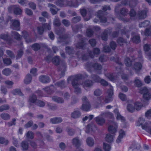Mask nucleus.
Returning <instances> with one entry per match:
<instances>
[{
	"label": "nucleus",
	"mask_w": 151,
	"mask_h": 151,
	"mask_svg": "<svg viewBox=\"0 0 151 151\" xmlns=\"http://www.w3.org/2000/svg\"><path fill=\"white\" fill-rule=\"evenodd\" d=\"M142 127L143 129H145L147 132H148L150 130V128L149 124L147 123H145V124H142Z\"/></svg>",
	"instance_id": "38"
},
{
	"label": "nucleus",
	"mask_w": 151,
	"mask_h": 151,
	"mask_svg": "<svg viewBox=\"0 0 151 151\" xmlns=\"http://www.w3.org/2000/svg\"><path fill=\"white\" fill-rule=\"evenodd\" d=\"M56 4L60 6H64L65 4L63 0H57L55 2Z\"/></svg>",
	"instance_id": "54"
},
{
	"label": "nucleus",
	"mask_w": 151,
	"mask_h": 151,
	"mask_svg": "<svg viewBox=\"0 0 151 151\" xmlns=\"http://www.w3.org/2000/svg\"><path fill=\"white\" fill-rule=\"evenodd\" d=\"M55 85L56 86L60 87L62 88H64L66 86L64 81L63 80L56 83L55 84Z\"/></svg>",
	"instance_id": "32"
},
{
	"label": "nucleus",
	"mask_w": 151,
	"mask_h": 151,
	"mask_svg": "<svg viewBox=\"0 0 151 151\" xmlns=\"http://www.w3.org/2000/svg\"><path fill=\"white\" fill-rule=\"evenodd\" d=\"M63 121L61 117H55L51 118L50 119V122L52 124H56L60 123Z\"/></svg>",
	"instance_id": "21"
},
{
	"label": "nucleus",
	"mask_w": 151,
	"mask_h": 151,
	"mask_svg": "<svg viewBox=\"0 0 151 151\" xmlns=\"http://www.w3.org/2000/svg\"><path fill=\"white\" fill-rule=\"evenodd\" d=\"M48 6L50 8V10L51 13L53 15L57 13L58 11L59 10L57 9L56 6L51 4H48Z\"/></svg>",
	"instance_id": "14"
},
{
	"label": "nucleus",
	"mask_w": 151,
	"mask_h": 151,
	"mask_svg": "<svg viewBox=\"0 0 151 151\" xmlns=\"http://www.w3.org/2000/svg\"><path fill=\"white\" fill-rule=\"evenodd\" d=\"M32 80V77L29 74H27L24 80V83L26 84L30 83Z\"/></svg>",
	"instance_id": "26"
},
{
	"label": "nucleus",
	"mask_w": 151,
	"mask_h": 151,
	"mask_svg": "<svg viewBox=\"0 0 151 151\" xmlns=\"http://www.w3.org/2000/svg\"><path fill=\"white\" fill-rule=\"evenodd\" d=\"M150 24V22L148 20H145L144 22L140 23L139 26L140 27H145L148 26Z\"/></svg>",
	"instance_id": "35"
},
{
	"label": "nucleus",
	"mask_w": 151,
	"mask_h": 151,
	"mask_svg": "<svg viewBox=\"0 0 151 151\" xmlns=\"http://www.w3.org/2000/svg\"><path fill=\"white\" fill-rule=\"evenodd\" d=\"M108 78L111 81H114L116 79V77L114 76L113 74L108 73L106 75Z\"/></svg>",
	"instance_id": "56"
},
{
	"label": "nucleus",
	"mask_w": 151,
	"mask_h": 151,
	"mask_svg": "<svg viewBox=\"0 0 151 151\" xmlns=\"http://www.w3.org/2000/svg\"><path fill=\"white\" fill-rule=\"evenodd\" d=\"M72 144L77 148L79 147L81 145V142L78 137H75L72 140Z\"/></svg>",
	"instance_id": "15"
},
{
	"label": "nucleus",
	"mask_w": 151,
	"mask_h": 151,
	"mask_svg": "<svg viewBox=\"0 0 151 151\" xmlns=\"http://www.w3.org/2000/svg\"><path fill=\"white\" fill-rule=\"evenodd\" d=\"M22 36L23 37L24 39L26 40V42L29 43L32 42V40L30 39H28L29 34L28 32L25 31H23L22 32Z\"/></svg>",
	"instance_id": "24"
},
{
	"label": "nucleus",
	"mask_w": 151,
	"mask_h": 151,
	"mask_svg": "<svg viewBox=\"0 0 151 151\" xmlns=\"http://www.w3.org/2000/svg\"><path fill=\"white\" fill-rule=\"evenodd\" d=\"M9 109V106L7 104L2 105L0 106V112H2L4 110H8Z\"/></svg>",
	"instance_id": "50"
},
{
	"label": "nucleus",
	"mask_w": 151,
	"mask_h": 151,
	"mask_svg": "<svg viewBox=\"0 0 151 151\" xmlns=\"http://www.w3.org/2000/svg\"><path fill=\"white\" fill-rule=\"evenodd\" d=\"M1 93L4 95H6L8 91L7 88L4 86L1 85L0 88Z\"/></svg>",
	"instance_id": "47"
},
{
	"label": "nucleus",
	"mask_w": 151,
	"mask_h": 151,
	"mask_svg": "<svg viewBox=\"0 0 151 151\" xmlns=\"http://www.w3.org/2000/svg\"><path fill=\"white\" fill-rule=\"evenodd\" d=\"M81 113L78 111H74L71 114V117L73 118H78L80 116Z\"/></svg>",
	"instance_id": "31"
},
{
	"label": "nucleus",
	"mask_w": 151,
	"mask_h": 151,
	"mask_svg": "<svg viewBox=\"0 0 151 151\" xmlns=\"http://www.w3.org/2000/svg\"><path fill=\"white\" fill-rule=\"evenodd\" d=\"M83 104L81 109L83 111H88L91 108V105L86 96H83L82 98Z\"/></svg>",
	"instance_id": "3"
},
{
	"label": "nucleus",
	"mask_w": 151,
	"mask_h": 151,
	"mask_svg": "<svg viewBox=\"0 0 151 151\" xmlns=\"http://www.w3.org/2000/svg\"><path fill=\"white\" fill-rule=\"evenodd\" d=\"M39 81L43 83H47L49 82L50 81V78L45 75H42L39 77Z\"/></svg>",
	"instance_id": "17"
},
{
	"label": "nucleus",
	"mask_w": 151,
	"mask_h": 151,
	"mask_svg": "<svg viewBox=\"0 0 151 151\" xmlns=\"http://www.w3.org/2000/svg\"><path fill=\"white\" fill-rule=\"evenodd\" d=\"M52 98L53 101L58 103H63L64 102L63 99L59 97L54 96L52 97Z\"/></svg>",
	"instance_id": "25"
},
{
	"label": "nucleus",
	"mask_w": 151,
	"mask_h": 151,
	"mask_svg": "<svg viewBox=\"0 0 151 151\" xmlns=\"http://www.w3.org/2000/svg\"><path fill=\"white\" fill-rule=\"evenodd\" d=\"M0 38L6 41L9 44L12 43V40L9 39V36L7 34H1L0 35Z\"/></svg>",
	"instance_id": "20"
},
{
	"label": "nucleus",
	"mask_w": 151,
	"mask_h": 151,
	"mask_svg": "<svg viewBox=\"0 0 151 151\" xmlns=\"http://www.w3.org/2000/svg\"><path fill=\"white\" fill-rule=\"evenodd\" d=\"M37 101L36 96L34 94H32L31 95L28 100V101L29 102L30 106H32V104L36 103Z\"/></svg>",
	"instance_id": "19"
},
{
	"label": "nucleus",
	"mask_w": 151,
	"mask_h": 151,
	"mask_svg": "<svg viewBox=\"0 0 151 151\" xmlns=\"http://www.w3.org/2000/svg\"><path fill=\"white\" fill-rule=\"evenodd\" d=\"M51 22H49V23H45L43 24L42 25V27L45 29L50 30L51 28Z\"/></svg>",
	"instance_id": "45"
},
{
	"label": "nucleus",
	"mask_w": 151,
	"mask_h": 151,
	"mask_svg": "<svg viewBox=\"0 0 151 151\" xmlns=\"http://www.w3.org/2000/svg\"><path fill=\"white\" fill-rule=\"evenodd\" d=\"M134 83L135 85L137 87H140L142 85L141 81L137 78L135 79Z\"/></svg>",
	"instance_id": "53"
},
{
	"label": "nucleus",
	"mask_w": 151,
	"mask_h": 151,
	"mask_svg": "<svg viewBox=\"0 0 151 151\" xmlns=\"http://www.w3.org/2000/svg\"><path fill=\"white\" fill-rule=\"evenodd\" d=\"M86 66L88 68H91L92 66L97 70H101L102 68L101 65L98 63H95L92 65L91 63H87L86 64Z\"/></svg>",
	"instance_id": "9"
},
{
	"label": "nucleus",
	"mask_w": 151,
	"mask_h": 151,
	"mask_svg": "<svg viewBox=\"0 0 151 151\" xmlns=\"http://www.w3.org/2000/svg\"><path fill=\"white\" fill-rule=\"evenodd\" d=\"M66 52L69 54L72 53L73 52V48L72 47H67L65 48Z\"/></svg>",
	"instance_id": "64"
},
{
	"label": "nucleus",
	"mask_w": 151,
	"mask_h": 151,
	"mask_svg": "<svg viewBox=\"0 0 151 151\" xmlns=\"http://www.w3.org/2000/svg\"><path fill=\"white\" fill-rule=\"evenodd\" d=\"M77 37L79 38L80 41L76 44V47L78 48H82L85 45L84 39L81 35H78Z\"/></svg>",
	"instance_id": "12"
},
{
	"label": "nucleus",
	"mask_w": 151,
	"mask_h": 151,
	"mask_svg": "<svg viewBox=\"0 0 151 151\" xmlns=\"http://www.w3.org/2000/svg\"><path fill=\"white\" fill-rule=\"evenodd\" d=\"M114 135H112L110 134H108L106 135V140L108 142H112L114 141Z\"/></svg>",
	"instance_id": "28"
},
{
	"label": "nucleus",
	"mask_w": 151,
	"mask_h": 151,
	"mask_svg": "<svg viewBox=\"0 0 151 151\" xmlns=\"http://www.w3.org/2000/svg\"><path fill=\"white\" fill-rule=\"evenodd\" d=\"M34 133L31 131H28L26 134L27 137L28 139H32L34 138Z\"/></svg>",
	"instance_id": "61"
},
{
	"label": "nucleus",
	"mask_w": 151,
	"mask_h": 151,
	"mask_svg": "<svg viewBox=\"0 0 151 151\" xmlns=\"http://www.w3.org/2000/svg\"><path fill=\"white\" fill-rule=\"evenodd\" d=\"M12 24L11 25L12 29L17 30H19L20 29V22L19 20H12Z\"/></svg>",
	"instance_id": "11"
},
{
	"label": "nucleus",
	"mask_w": 151,
	"mask_h": 151,
	"mask_svg": "<svg viewBox=\"0 0 151 151\" xmlns=\"http://www.w3.org/2000/svg\"><path fill=\"white\" fill-rule=\"evenodd\" d=\"M66 64L65 62H62L58 68L59 71L61 72L60 76L61 77L63 76L64 74V72L66 70Z\"/></svg>",
	"instance_id": "16"
},
{
	"label": "nucleus",
	"mask_w": 151,
	"mask_h": 151,
	"mask_svg": "<svg viewBox=\"0 0 151 151\" xmlns=\"http://www.w3.org/2000/svg\"><path fill=\"white\" fill-rule=\"evenodd\" d=\"M47 106L50 109L52 110H55L57 109V106L56 105L52 104L50 103H47Z\"/></svg>",
	"instance_id": "57"
},
{
	"label": "nucleus",
	"mask_w": 151,
	"mask_h": 151,
	"mask_svg": "<svg viewBox=\"0 0 151 151\" xmlns=\"http://www.w3.org/2000/svg\"><path fill=\"white\" fill-rule=\"evenodd\" d=\"M52 63L55 65H57L59 64L60 62V59L58 56L54 57L52 60Z\"/></svg>",
	"instance_id": "44"
},
{
	"label": "nucleus",
	"mask_w": 151,
	"mask_h": 151,
	"mask_svg": "<svg viewBox=\"0 0 151 151\" xmlns=\"http://www.w3.org/2000/svg\"><path fill=\"white\" fill-rule=\"evenodd\" d=\"M91 77L92 79L95 82H99L101 78L97 75H92Z\"/></svg>",
	"instance_id": "48"
},
{
	"label": "nucleus",
	"mask_w": 151,
	"mask_h": 151,
	"mask_svg": "<svg viewBox=\"0 0 151 151\" xmlns=\"http://www.w3.org/2000/svg\"><path fill=\"white\" fill-rule=\"evenodd\" d=\"M12 35L17 40H19L21 39L22 37L17 32L15 31L12 32Z\"/></svg>",
	"instance_id": "34"
},
{
	"label": "nucleus",
	"mask_w": 151,
	"mask_h": 151,
	"mask_svg": "<svg viewBox=\"0 0 151 151\" xmlns=\"http://www.w3.org/2000/svg\"><path fill=\"white\" fill-rule=\"evenodd\" d=\"M109 124H110L108 127V131L111 134H115L118 128L117 124L113 121H110Z\"/></svg>",
	"instance_id": "4"
},
{
	"label": "nucleus",
	"mask_w": 151,
	"mask_h": 151,
	"mask_svg": "<svg viewBox=\"0 0 151 151\" xmlns=\"http://www.w3.org/2000/svg\"><path fill=\"white\" fill-rule=\"evenodd\" d=\"M134 104L132 102L129 103L127 106V110L130 112H133L135 111Z\"/></svg>",
	"instance_id": "23"
},
{
	"label": "nucleus",
	"mask_w": 151,
	"mask_h": 151,
	"mask_svg": "<svg viewBox=\"0 0 151 151\" xmlns=\"http://www.w3.org/2000/svg\"><path fill=\"white\" fill-rule=\"evenodd\" d=\"M132 40L134 42L138 43L140 42V37L138 35L135 36L132 38Z\"/></svg>",
	"instance_id": "49"
},
{
	"label": "nucleus",
	"mask_w": 151,
	"mask_h": 151,
	"mask_svg": "<svg viewBox=\"0 0 151 151\" xmlns=\"http://www.w3.org/2000/svg\"><path fill=\"white\" fill-rule=\"evenodd\" d=\"M128 10L126 8H123L120 10V14L123 16H126L128 14Z\"/></svg>",
	"instance_id": "40"
},
{
	"label": "nucleus",
	"mask_w": 151,
	"mask_h": 151,
	"mask_svg": "<svg viewBox=\"0 0 151 151\" xmlns=\"http://www.w3.org/2000/svg\"><path fill=\"white\" fill-rule=\"evenodd\" d=\"M35 104L40 107H43L45 105V103L41 100H37Z\"/></svg>",
	"instance_id": "59"
},
{
	"label": "nucleus",
	"mask_w": 151,
	"mask_h": 151,
	"mask_svg": "<svg viewBox=\"0 0 151 151\" xmlns=\"http://www.w3.org/2000/svg\"><path fill=\"white\" fill-rule=\"evenodd\" d=\"M133 67L135 71H137L141 69L142 65L139 62H136L134 64Z\"/></svg>",
	"instance_id": "33"
},
{
	"label": "nucleus",
	"mask_w": 151,
	"mask_h": 151,
	"mask_svg": "<svg viewBox=\"0 0 151 151\" xmlns=\"http://www.w3.org/2000/svg\"><path fill=\"white\" fill-rule=\"evenodd\" d=\"M79 5L78 0H67L65 3L64 6L77 7Z\"/></svg>",
	"instance_id": "5"
},
{
	"label": "nucleus",
	"mask_w": 151,
	"mask_h": 151,
	"mask_svg": "<svg viewBox=\"0 0 151 151\" xmlns=\"http://www.w3.org/2000/svg\"><path fill=\"white\" fill-rule=\"evenodd\" d=\"M12 93L14 95H19L20 96L23 95L21 90L19 89H16L13 90L12 91Z\"/></svg>",
	"instance_id": "42"
},
{
	"label": "nucleus",
	"mask_w": 151,
	"mask_h": 151,
	"mask_svg": "<svg viewBox=\"0 0 151 151\" xmlns=\"http://www.w3.org/2000/svg\"><path fill=\"white\" fill-rule=\"evenodd\" d=\"M147 11L146 10H144L139 11L137 16L139 19H144L147 17Z\"/></svg>",
	"instance_id": "22"
},
{
	"label": "nucleus",
	"mask_w": 151,
	"mask_h": 151,
	"mask_svg": "<svg viewBox=\"0 0 151 151\" xmlns=\"http://www.w3.org/2000/svg\"><path fill=\"white\" fill-rule=\"evenodd\" d=\"M86 142L87 145L90 146H93L94 144V140L91 137H88L87 139Z\"/></svg>",
	"instance_id": "39"
},
{
	"label": "nucleus",
	"mask_w": 151,
	"mask_h": 151,
	"mask_svg": "<svg viewBox=\"0 0 151 151\" xmlns=\"http://www.w3.org/2000/svg\"><path fill=\"white\" fill-rule=\"evenodd\" d=\"M103 148L105 151H109L111 149L110 145L105 143H103Z\"/></svg>",
	"instance_id": "55"
},
{
	"label": "nucleus",
	"mask_w": 151,
	"mask_h": 151,
	"mask_svg": "<svg viewBox=\"0 0 151 151\" xmlns=\"http://www.w3.org/2000/svg\"><path fill=\"white\" fill-rule=\"evenodd\" d=\"M93 83L92 81L89 80H86L83 83L84 88L85 87H90L93 85Z\"/></svg>",
	"instance_id": "30"
},
{
	"label": "nucleus",
	"mask_w": 151,
	"mask_h": 151,
	"mask_svg": "<svg viewBox=\"0 0 151 151\" xmlns=\"http://www.w3.org/2000/svg\"><path fill=\"white\" fill-rule=\"evenodd\" d=\"M81 20V17L80 16H78L73 18L72 21V22L76 23L80 21Z\"/></svg>",
	"instance_id": "63"
},
{
	"label": "nucleus",
	"mask_w": 151,
	"mask_h": 151,
	"mask_svg": "<svg viewBox=\"0 0 151 151\" xmlns=\"http://www.w3.org/2000/svg\"><path fill=\"white\" fill-rule=\"evenodd\" d=\"M139 93L143 94V98L147 101L151 99V93L150 91L146 87L141 88L139 91Z\"/></svg>",
	"instance_id": "2"
},
{
	"label": "nucleus",
	"mask_w": 151,
	"mask_h": 151,
	"mask_svg": "<svg viewBox=\"0 0 151 151\" xmlns=\"http://www.w3.org/2000/svg\"><path fill=\"white\" fill-rule=\"evenodd\" d=\"M2 73L6 76L9 75L11 73V71L10 69L6 68L4 69L2 71Z\"/></svg>",
	"instance_id": "41"
},
{
	"label": "nucleus",
	"mask_w": 151,
	"mask_h": 151,
	"mask_svg": "<svg viewBox=\"0 0 151 151\" xmlns=\"http://www.w3.org/2000/svg\"><path fill=\"white\" fill-rule=\"evenodd\" d=\"M109 86L110 88L107 91L108 96L106 97L105 99L104 100V101L106 103H108L111 101V97L113 94V87L112 86L109 85Z\"/></svg>",
	"instance_id": "8"
},
{
	"label": "nucleus",
	"mask_w": 151,
	"mask_h": 151,
	"mask_svg": "<svg viewBox=\"0 0 151 151\" xmlns=\"http://www.w3.org/2000/svg\"><path fill=\"white\" fill-rule=\"evenodd\" d=\"M105 12L102 11L101 10H99L96 13V15L98 18L100 20L101 22L105 23L106 21V18L104 16Z\"/></svg>",
	"instance_id": "10"
},
{
	"label": "nucleus",
	"mask_w": 151,
	"mask_h": 151,
	"mask_svg": "<svg viewBox=\"0 0 151 151\" xmlns=\"http://www.w3.org/2000/svg\"><path fill=\"white\" fill-rule=\"evenodd\" d=\"M135 109L138 111L140 110L142 106V104L139 102H136L134 104Z\"/></svg>",
	"instance_id": "43"
},
{
	"label": "nucleus",
	"mask_w": 151,
	"mask_h": 151,
	"mask_svg": "<svg viewBox=\"0 0 151 151\" xmlns=\"http://www.w3.org/2000/svg\"><path fill=\"white\" fill-rule=\"evenodd\" d=\"M143 48L148 59L151 61V45L147 44H145L143 46Z\"/></svg>",
	"instance_id": "6"
},
{
	"label": "nucleus",
	"mask_w": 151,
	"mask_h": 151,
	"mask_svg": "<svg viewBox=\"0 0 151 151\" xmlns=\"http://www.w3.org/2000/svg\"><path fill=\"white\" fill-rule=\"evenodd\" d=\"M131 1H129L128 0H124L122 1L121 4L124 5H129L130 6L132 7L135 5V2L133 1V2L134 4V5H133L132 6L131 4Z\"/></svg>",
	"instance_id": "37"
},
{
	"label": "nucleus",
	"mask_w": 151,
	"mask_h": 151,
	"mask_svg": "<svg viewBox=\"0 0 151 151\" xmlns=\"http://www.w3.org/2000/svg\"><path fill=\"white\" fill-rule=\"evenodd\" d=\"M108 33V30H105L104 31L101 35V37L102 40L104 41H106L107 40Z\"/></svg>",
	"instance_id": "36"
},
{
	"label": "nucleus",
	"mask_w": 151,
	"mask_h": 151,
	"mask_svg": "<svg viewBox=\"0 0 151 151\" xmlns=\"http://www.w3.org/2000/svg\"><path fill=\"white\" fill-rule=\"evenodd\" d=\"M93 51L94 54L93 55L92 54V52H91L89 53V55L92 58H93L94 57V55H99L100 52V50L98 48H94Z\"/></svg>",
	"instance_id": "27"
},
{
	"label": "nucleus",
	"mask_w": 151,
	"mask_h": 151,
	"mask_svg": "<svg viewBox=\"0 0 151 151\" xmlns=\"http://www.w3.org/2000/svg\"><path fill=\"white\" fill-rule=\"evenodd\" d=\"M9 12H11L12 9L13 10L14 14L16 15H20L22 14V11L19 6L16 5H12L8 8Z\"/></svg>",
	"instance_id": "7"
},
{
	"label": "nucleus",
	"mask_w": 151,
	"mask_h": 151,
	"mask_svg": "<svg viewBox=\"0 0 151 151\" xmlns=\"http://www.w3.org/2000/svg\"><path fill=\"white\" fill-rule=\"evenodd\" d=\"M54 87L52 85L50 87H46L43 89L46 91L48 93L51 94L54 91L55 89Z\"/></svg>",
	"instance_id": "29"
},
{
	"label": "nucleus",
	"mask_w": 151,
	"mask_h": 151,
	"mask_svg": "<svg viewBox=\"0 0 151 151\" xmlns=\"http://www.w3.org/2000/svg\"><path fill=\"white\" fill-rule=\"evenodd\" d=\"M32 49L35 51L38 50L40 47V45L37 43H35L32 46Z\"/></svg>",
	"instance_id": "58"
},
{
	"label": "nucleus",
	"mask_w": 151,
	"mask_h": 151,
	"mask_svg": "<svg viewBox=\"0 0 151 151\" xmlns=\"http://www.w3.org/2000/svg\"><path fill=\"white\" fill-rule=\"evenodd\" d=\"M125 63L127 66H130L132 65V62L130 59L128 58H126L125 59Z\"/></svg>",
	"instance_id": "60"
},
{
	"label": "nucleus",
	"mask_w": 151,
	"mask_h": 151,
	"mask_svg": "<svg viewBox=\"0 0 151 151\" xmlns=\"http://www.w3.org/2000/svg\"><path fill=\"white\" fill-rule=\"evenodd\" d=\"M93 34V31L91 29H88L86 31L87 35L89 37H91Z\"/></svg>",
	"instance_id": "62"
},
{
	"label": "nucleus",
	"mask_w": 151,
	"mask_h": 151,
	"mask_svg": "<svg viewBox=\"0 0 151 151\" xmlns=\"http://www.w3.org/2000/svg\"><path fill=\"white\" fill-rule=\"evenodd\" d=\"M53 24L57 26H59L61 24V22L59 19L58 17H55L53 21Z\"/></svg>",
	"instance_id": "46"
},
{
	"label": "nucleus",
	"mask_w": 151,
	"mask_h": 151,
	"mask_svg": "<svg viewBox=\"0 0 151 151\" xmlns=\"http://www.w3.org/2000/svg\"><path fill=\"white\" fill-rule=\"evenodd\" d=\"M1 117L4 120H8L10 119L9 115L7 113L2 114H1Z\"/></svg>",
	"instance_id": "52"
},
{
	"label": "nucleus",
	"mask_w": 151,
	"mask_h": 151,
	"mask_svg": "<svg viewBox=\"0 0 151 151\" xmlns=\"http://www.w3.org/2000/svg\"><path fill=\"white\" fill-rule=\"evenodd\" d=\"M95 120L96 123L99 125L102 126L105 122V119L100 116H98L95 118Z\"/></svg>",
	"instance_id": "18"
},
{
	"label": "nucleus",
	"mask_w": 151,
	"mask_h": 151,
	"mask_svg": "<svg viewBox=\"0 0 151 151\" xmlns=\"http://www.w3.org/2000/svg\"><path fill=\"white\" fill-rule=\"evenodd\" d=\"M28 143L26 141H24L22 142L21 146L24 150H27L28 148Z\"/></svg>",
	"instance_id": "51"
},
{
	"label": "nucleus",
	"mask_w": 151,
	"mask_h": 151,
	"mask_svg": "<svg viewBox=\"0 0 151 151\" xmlns=\"http://www.w3.org/2000/svg\"><path fill=\"white\" fill-rule=\"evenodd\" d=\"M82 78L81 75H78L75 76L73 78L72 82V85L74 89V92L77 94L81 93V89L79 87L80 84L79 83V80Z\"/></svg>",
	"instance_id": "1"
},
{
	"label": "nucleus",
	"mask_w": 151,
	"mask_h": 151,
	"mask_svg": "<svg viewBox=\"0 0 151 151\" xmlns=\"http://www.w3.org/2000/svg\"><path fill=\"white\" fill-rule=\"evenodd\" d=\"M114 112L115 114L116 119L117 120H120L123 123L125 122V118L124 116L120 114L117 109H115L114 110Z\"/></svg>",
	"instance_id": "13"
}]
</instances>
